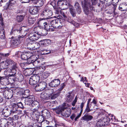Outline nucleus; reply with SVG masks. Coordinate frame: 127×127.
<instances>
[{
    "label": "nucleus",
    "instance_id": "obj_1",
    "mask_svg": "<svg viewBox=\"0 0 127 127\" xmlns=\"http://www.w3.org/2000/svg\"><path fill=\"white\" fill-rule=\"evenodd\" d=\"M99 3L97 2L98 0H84L83 6L85 8H94L98 7H104V3L105 0H99Z\"/></svg>",
    "mask_w": 127,
    "mask_h": 127
},
{
    "label": "nucleus",
    "instance_id": "obj_2",
    "mask_svg": "<svg viewBox=\"0 0 127 127\" xmlns=\"http://www.w3.org/2000/svg\"><path fill=\"white\" fill-rule=\"evenodd\" d=\"M47 21L49 24H51L52 26H53L55 28L60 29L63 26V23L61 22L60 19L57 18L56 19H52V17L49 18Z\"/></svg>",
    "mask_w": 127,
    "mask_h": 127
},
{
    "label": "nucleus",
    "instance_id": "obj_3",
    "mask_svg": "<svg viewBox=\"0 0 127 127\" xmlns=\"http://www.w3.org/2000/svg\"><path fill=\"white\" fill-rule=\"evenodd\" d=\"M8 65H10L11 66L9 67L8 71L10 73L16 74L17 69V64L14 61L10 59L6 60Z\"/></svg>",
    "mask_w": 127,
    "mask_h": 127
},
{
    "label": "nucleus",
    "instance_id": "obj_4",
    "mask_svg": "<svg viewBox=\"0 0 127 127\" xmlns=\"http://www.w3.org/2000/svg\"><path fill=\"white\" fill-rule=\"evenodd\" d=\"M47 87V84L45 82H42L39 83L35 87V90L37 92L43 90Z\"/></svg>",
    "mask_w": 127,
    "mask_h": 127
},
{
    "label": "nucleus",
    "instance_id": "obj_5",
    "mask_svg": "<svg viewBox=\"0 0 127 127\" xmlns=\"http://www.w3.org/2000/svg\"><path fill=\"white\" fill-rule=\"evenodd\" d=\"M28 41L31 40L32 41H34L38 40L40 37V35L38 33H32L30 32L29 34H28Z\"/></svg>",
    "mask_w": 127,
    "mask_h": 127
},
{
    "label": "nucleus",
    "instance_id": "obj_6",
    "mask_svg": "<svg viewBox=\"0 0 127 127\" xmlns=\"http://www.w3.org/2000/svg\"><path fill=\"white\" fill-rule=\"evenodd\" d=\"M39 76L37 75H33L30 77L29 81V84L32 85L36 84L39 80Z\"/></svg>",
    "mask_w": 127,
    "mask_h": 127
},
{
    "label": "nucleus",
    "instance_id": "obj_7",
    "mask_svg": "<svg viewBox=\"0 0 127 127\" xmlns=\"http://www.w3.org/2000/svg\"><path fill=\"white\" fill-rule=\"evenodd\" d=\"M12 38L11 40V45L14 47L17 46L20 43V40L21 39Z\"/></svg>",
    "mask_w": 127,
    "mask_h": 127
},
{
    "label": "nucleus",
    "instance_id": "obj_8",
    "mask_svg": "<svg viewBox=\"0 0 127 127\" xmlns=\"http://www.w3.org/2000/svg\"><path fill=\"white\" fill-rule=\"evenodd\" d=\"M34 100V97L33 96H29L26 97L25 102L26 104L31 106Z\"/></svg>",
    "mask_w": 127,
    "mask_h": 127
},
{
    "label": "nucleus",
    "instance_id": "obj_9",
    "mask_svg": "<svg viewBox=\"0 0 127 127\" xmlns=\"http://www.w3.org/2000/svg\"><path fill=\"white\" fill-rule=\"evenodd\" d=\"M44 60L43 58L37 59L36 60H34L32 62V64L33 65L36 67H38L41 64H45V63H42V62Z\"/></svg>",
    "mask_w": 127,
    "mask_h": 127
},
{
    "label": "nucleus",
    "instance_id": "obj_10",
    "mask_svg": "<svg viewBox=\"0 0 127 127\" xmlns=\"http://www.w3.org/2000/svg\"><path fill=\"white\" fill-rule=\"evenodd\" d=\"M67 3H68V5H69V8H72V6L70 4L67 3V1L66 0H58L57 2L58 8H60L61 6H62L64 5H67Z\"/></svg>",
    "mask_w": 127,
    "mask_h": 127
},
{
    "label": "nucleus",
    "instance_id": "obj_11",
    "mask_svg": "<svg viewBox=\"0 0 127 127\" xmlns=\"http://www.w3.org/2000/svg\"><path fill=\"white\" fill-rule=\"evenodd\" d=\"M105 3V2L103 3L104 7H100L101 8H106V7L109 6H111L113 8H116L117 7V4L115 3L114 2L111 3V2H109L108 1H107Z\"/></svg>",
    "mask_w": 127,
    "mask_h": 127
},
{
    "label": "nucleus",
    "instance_id": "obj_12",
    "mask_svg": "<svg viewBox=\"0 0 127 127\" xmlns=\"http://www.w3.org/2000/svg\"><path fill=\"white\" fill-rule=\"evenodd\" d=\"M60 81L59 79H54L52 80L49 83V86L51 87H56L59 85Z\"/></svg>",
    "mask_w": 127,
    "mask_h": 127
},
{
    "label": "nucleus",
    "instance_id": "obj_13",
    "mask_svg": "<svg viewBox=\"0 0 127 127\" xmlns=\"http://www.w3.org/2000/svg\"><path fill=\"white\" fill-rule=\"evenodd\" d=\"M17 0H9L5 5V8H9L13 7L16 4Z\"/></svg>",
    "mask_w": 127,
    "mask_h": 127
},
{
    "label": "nucleus",
    "instance_id": "obj_14",
    "mask_svg": "<svg viewBox=\"0 0 127 127\" xmlns=\"http://www.w3.org/2000/svg\"><path fill=\"white\" fill-rule=\"evenodd\" d=\"M53 14V13L52 11L50 10L49 9H46L44 10L42 12L41 14V15L42 16H47L48 17H50Z\"/></svg>",
    "mask_w": 127,
    "mask_h": 127
},
{
    "label": "nucleus",
    "instance_id": "obj_15",
    "mask_svg": "<svg viewBox=\"0 0 127 127\" xmlns=\"http://www.w3.org/2000/svg\"><path fill=\"white\" fill-rule=\"evenodd\" d=\"M71 93H68L65 95L66 101L68 102H71L74 98Z\"/></svg>",
    "mask_w": 127,
    "mask_h": 127
},
{
    "label": "nucleus",
    "instance_id": "obj_16",
    "mask_svg": "<svg viewBox=\"0 0 127 127\" xmlns=\"http://www.w3.org/2000/svg\"><path fill=\"white\" fill-rule=\"evenodd\" d=\"M28 46H30L29 47L31 49H37L39 48L40 45L38 43H28Z\"/></svg>",
    "mask_w": 127,
    "mask_h": 127
},
{
    "label": "nucleus",
    "instance_id": "obj_17",
    "mask_svg": "<svg viewBox=\"0 0 127 127\" xmlns=\"http://www.w3.org/2000/svg\"><path fill=\"white\" fill-rule=\"evenodd\" d=\"M28 30H27L24 31H22V35L21 36H19L18 37V38L21 39H22V38L25 37L27 38L28 36V34H29L30 32H28Z\"/></svg>",
    "mask_w": 127,
    "mask_h": 127
},
{
    "label": "nucleus",
    "instance_id": "obj_18",
    "mask_svg": "<svg viewBox=\"0 0 127 127\" xmlns=\"http://www.w3.org/2000/svg\"><path fill=\"white\" fill-rule=\"evenodd\" d=\"M9 74V77L7 78V84H11L14 83V76L15 74Z\"/></svg>",
    "mask_w": 127,
    "mask_h": 127
},
{
    "label": "nucleus",
    "instance_id": "obj_19",
    "mask_svg": "<svg viewBox=\"0 0 127 127\" xmlns=\"http://www.w3.org/2000/svg\"><path fill=\"white\" fill-rule=\"evenodd\" d=\"M32 55V53L29 52H25L22 54L21 55V59L23 60H26L31 55Z\"/></svg>",
    "mask_w": 127,
    "mask_h": 127
},
{
    "label": "nucleus",
    "instance_id": "obj_20",
    "mask_svg": "<svg viewBox=\"0 0 127 127\" xmlns=\"http://www.w3.org/2000/svg\"><path fill=\"white\" fill-rule=\"evenodd\" d=\"M65 110V108L63 106H59L58 108L56 109V112L57 114H59L60 113H63V111Z\"/></svg>",
    "mask_w": 127,
    "mask_h": 127
},
{
    "label": "nucleus",
    "instance_id": "obj_21",
    "mask_svg": "<svg viewBox=\"0 0 127 127\" xmlns=\"http://www.w3.org/2000/svg\"><path fill=\"white\" fill-rule=\"evenodd\" d=\"M41 44L44 46L48 45L51 43V41L50 39H45L40 41Z\"/></svg>",
    "mask_w": 127,
    "mask_h": 127
},
{
    "label": "nucleus",
    "instance_id": "obj_22",
    "mask_svg": "<svg viewBox=\"0 0 127 127\" xmlns=\"http://www.w3.org/2000/svg\"><path fill=\"white\" fill-rule=\"evenodd\" d=\"M60 93L53 92L50 95H49L50 99H54L58 97L60 95Z\"/></svg>",
    "mask_w": 127,
    "mask_h": 127
},
{
    "label": "nucleus",
    "instance_id": "obj_23",
    "mask_svg": "<svg viewBox=\"0 0 127 127\" xmlns=\"http://www.w3.org/2000/svg\"><path fill=\"white\" fill-rule=\"evenodd\" d=\"M37 109H34L33 111L32 112L31 116L33 119H35V117H37V116L39 115V113Z\"/></svg>",
    "mask_w": 127,
    "mask_h": 127
},
{
    "label": "nucleus",
    "instance_id": "obj_24",
    "mask_svg": "<svg viewBox=\"0 0 127 127\" xmlns=\"http://www.w3.org/2000/svg\"><path fill=\"white\" fill-rule=\"evenodd\" d=\"M36 1L35 4H36V5L35 6L37 8L42 7L44 3L43 0H36Z\"/></svg>",
    "mask_w": 127,
    "mask_h": 127
},
{
    "label": "nucleus",
    "instance_id": "obj_25",
    "mask_svg": "<svg viewBox=\"0 0 127 127\" xmlns=\"http://www.w3.org/2000/svg\"><path fill=\"white\" fill-rule=\"evenodd\" d=\"M40 97L41 98L46 100L49 99V95H48L47 93L44 92L41 93L40 95Z\"/></svg>",
    "mask_w": 127,
    "mask_h": 127
},
{
    "label": "nucleus",
    "instance_id": "obj_26",
    "mask_svg": "<svg viewBox=\"0 0 127 127\" xmlns=\"http://www.w3.org/2000/svg\"><path fill=\"white\" fill-rule=\"evenodd\" d=\"M41 120H42L40 121L41 123V125L43 126V127H46L48 126H47L49 123V121L47 120L44 119L43 117H42Z\"/></svg>",
    "mask_w": 127,
    "mask_h": 127
},
{
    "label": "nucleus",
    "instance_id": "obj_27",
    "mask_svg": "<svg viewBox=\"0 0 127 127\" xmlns=\"http://www.w3.org/2000/svg\"><path fill=\"white\" fill-rule=\"evenodd\" d=\"M48 24H47V25L44 28L45 30L47 31H54L55 29L53 26L51 25H49Z\"/></svg>",
    "mask_w": 127,
    "mask_h": 127
},
{
    "label": "nucleus",
    "instance_id": "obj_28",
    "mask_svg": "<svg viewBox=\"0 0 127 127\" xmlns=\"http://www.w3.org/2000/svg\"><path fill=\"white\" fill-rule=\"evenodd\" d=\"M93 118V116L90 115H85L82 118V120H85L87 121L91 120Z\"/></svg>",
    "mask_w": 127,
    "mask_h": 127
},
{
    "label": "nucleus",
    "instance_id": "obj_29",
    "mask_svg": "<svg viewBox=\"0 0 127 127\" xmlns=\"http://www.w3.org/2000/svg\"><path fill=\"white\" fill-rule=\"evenodd\" d=\"M44 19H41L39 21H38V24L40 25L43 24L45 28L47 24H48V22L47 21H44Z\"/></svg>",
    "mask_w": 127,
    "mask_h": 127
},
{
    "label": "nucleus",
    "instance_id": "obj_30",
    "mask_svg": "<svg viewBox=\"0 0 127 127\" xmlns=\"http://www.w3.org/2000/svg\"><path fill=\"white\" fill-rule=\"evenodd\" d=\"M103 123L105 126L106 125H107L109 123L110 121V119L109 117L106 116L105 117L102 118L101 119Z\"/></svg>",
    "mask_w": 127,
    "mask_h": 127
},
{
    "label": "nucleus",
    "instance_id": "obj_31",
    "mask_svg": "<svg viewBox=\"0 0 127 127\" xmlns=\"http://www.w3.org/2000/svg\"><path fill=\"white\" fill-rule=\"evenodd\" d=\"M8 109H4L2 111V114L4 117H7L9 116L10 115V113L7 110Z\"/></svg>",
    "mask_w": 127,
    "mask_h": 127
},
{
    "label": "nucleus",
    "instance_id": "obj_32",
    "mask_svg": "<svg viewBox=\"0 0 127 127\" xmlns=\"http://www.w3.org/2000/svg\"><path fill=\"white\" fill-rule=\"evenodd\" d=\"M39 104L37 101H34L31 105L32 107H34V109H37L39 107Z\"/></svg>",
    "mask_w": 127,
    "mask_h": 127
},
{
    "label": "nucleus",
    "instance_id": "obj_33",
    "mask_svg": "<svg viewBox=\"0 0 127 127\" xmlns=\"http://www.w3.org/2000/svg\"><path fill=\"white\" fill-rule=\"evenodd\" d=\"M29 11L30 14L34 15L38 13V8H30Z\"/></svg>",
    "mask_w": 127,
    "mask_h": 127
},
{
    "label": "nucleus",
    "instance_id": "obj_34",
    "mask_svg": "<svg viewBox=\"0 0 127 127\" xmlns=\"http://www.w3.org/2000/svg\"><path fill=\"white\" fill-rule=\"evenodd\" d=\"M32 69H30L25 70L24 71L25 75L26 76H28L32 74L33 73V71H32Z\"/></svg>",
    "mask_w": 127,
    "mask_h": 127
},
{
    "label": "nucleus",
    "instance_id": "obj_35",
    "mask_svg": "<svg viewBox=\"0 0 127 127\" xmlns=\"http://www.w3.org/2000/svg\"><path fill=\"white\" fill-rule=\"evenodd\" d=\"M35 21V19L32 17L30 16L28 19V23L30 24H33Z\"/></svg>",
    "mask_w": 127,
    "mask_h": 127
},
{
    "label": "nucleus",
    "instance_id": "obj_36",
    "mask_svg": "<svg viewBox=\"0 0 127 127\" xmlns=\"http://www.w3.org/2000/svg\"><path fill=\"white\" fill-rule=\"evenodd\" d=\"M7 78L6 77L0 76V86L3 84V82H6Z\"/></svg>",
    "mask_w": 127,
    "mask_h": 127
},
{
    "label": "nucleus",
    "instance_id": "obj_37",
    "mask_svg": "<svg viewBox=\"0 0 127 127\" xmlns=\"http://www.w3.org/2000/svg\"><path fill=\"white\" fill-rule=\"evenodd\" d=\"M0 64L1 66L4 69L6 68L8 65L6 60L1 62L0 63Z\"/></svg>",
    "mask_w": 127,
    "mask_h": 127
},
{
    "label": "nucleus",
    "instance_id": "obj_38",
    "mask_svg": "<svg viewBox=\"0 0 127 127\" xmlns=\"http://www.w3.org/2000/svg\"><path fill=\"white\" fill-rule=\"evenodd\" d=\"M21 30L22 29L21 28H20L19 30L14 29V28H12L10 34H12L17 33H20L21 31Z\"/></svg>",
    "mask_w": 127,
    "mask_h": 127
},
{
    "label": "nucleus",
    "instance_id": "obj_39",
    "mask_svg": "<svg viewBox=\"0 0 127 127\" xmlns=\"http://www.w3.org/2000/svg\"><path fill=\"white\" fill-rule=\"evenodd\" d=\"M49 74L47 72H45L43 73L42 74L41 78L44 79L47 78L49 76Z\"/></svg>",
    "mask_w": 127,
    "mask_h": 127
},
{
    "label": "nucleus",
    "instance_id": "obj_40",
    "mask_svg": "<svg viewBox=\"0 0 127 127\" xmlns=\"http://www.w3.org/2000/svg\"><path fill=\"white\" fill-rule=\"evenodd\" d=\"M96 125L98 127H101L103 126H105L104 124L103 123L101 120H100L97 122L96 124Z\"/></svg>",
    "mask_w": 127,
    "mask_h": 127
},
{
    "label": "nucleus",
    "instance_id": "obj_41",
    "mask_svg": "<svg viewBox=\"0 0 127 127\" xmlns=\"http://www.w3.org/2000/svg\"><path fill=\"white\" fill-rule=\"evenodd\" d=\"M32 54L30 56L31 58L32 59V60H36L38 59V55H33V54L32 53Z\"/></svg>",
    "mask_w": 127,
    "mask_h": 127
},
{
    "label": "nucleus",
    "instance_id": "obj_42",
    "mask_svg": "<svg viewBox=\"0 0 127 127\" xmlns=\"http://www.w3.org/2000/svg\"><path fill=\"white\" fill-rule=\"evenodd\" d=\"M24 17L22 15H18L17 16V20L19 22L22 21Z\"/></svg>",
    "mask_w": 127,
    "mask_h": 127
},
{
    "label": "nucleus",
    "instance_id": "obj_43",
    "mask_svg": "<svg viewBox=\"0 0 127 127\" xmlns=\"http://www.w3.org/2000/svg\"><path fill=\"white\" fill-rule=\"evenodd\" d=\"M71 114L70 110L68 109L67 110V111L65 112V113H64V115L66 117H68L70 116Z\"/></svg>",
    "mask_w": 127,
    "mask_h": 127
},
{
    "label": "nucleus",
    "instance_id": "obj_44",
    "mask_svg": "<svg viewBox=\"0 0 127 127\" xmlns=\"http://www.w3.org/2000/svg\"><path fill=\"white\" fill-rule=\"evenodd\" d=\"M42 115L46 117H48L49 115V112L47 110H45L42 111Z\"/></svg>",
    "mask_w": 127,
    "mask_h": 127
},
{
    "label": "nucleus",
    "instance_id": "obj_45",
    "mask_svg": "<svg viewBox=\"0 0 127 127\" xmlns=\"http://www.w3.org/2000/svg\"><path fill=\"white\" fill-rule=\"evenodd\" d=\"M17 107H15L13 106V108L10 111L11 112L13 113H17L18 111V110L17 109Z\"/></svg>",
    "mask_w": 127,
    "mask_h": 127
},
{
    "label": "nucleus",
    "instance_id": "obj_46",
    "mask_svg": "<svg viewBox=\"0 0 127 127\" xmlns=\"http://www.w3.org/2000/svg\"><path fill=\"white\" fill-rule=\"evenodd\" d=\"M56 10L55 13L57 14H62L63 12H62L61 8H54Z\"/></svg>",
    "mask_w": 127,
    "mask_h": 127
},
{
    "label": "nucleus",
    "instance_id": "obj_47",
    "mask_svg": "<svg viewBox=\"0 0 127 127\" xmlns=\"http://www.w3.org/2000/svg\"><path fill=\"white\" fill-rule=\"evenodd\" d=\"M123 7L127 8V3L124 2L121 3L119 6V8H123Z\"/></svg>",
    "mask_w": 127,
    "mask_h": 127
},
{
    "label": "nucleus",
    "instance_id": "obj_48",
    "mask_svg": "<svg viewBox=\"0 0 127 127\" xmlns=\"http://www.w3.org/2000/svg\"><path fill=\"white\" fill-rule=\"evenodd\" d=\"M17 78L19 80V82H21L24 79V77L22 75L19 74L17 76Z\"/></svg>",
    "mask_w": 127,
    "mask_h": 127
},
{
    "label": "nucleus",
    "instance_id": "obj_49",
    "mask_svg": "<svg viewBox=\"0 0 127 127\" xmlns=\"http://www.w3.org/2000/svg\"><path fill=\"white\" fill-rule=\"evenodd\" d=\"M70 12L73 17L75 16L76 12L74 8H70Z\"/></svg>",
    "mask_w": 127,
    "mask_h": 127
},
{
    "label": "nucleus",
    "instance_id": "obj_50",
    "mask_svg": "<svg viewBox=\"0 0 127 127\" xmlns=\"http://www.w3.org/2000/svg\"><path fill=\"white\" fill-rule=\"evenodd\" d=\"M50 5H52L54 8H56V7H55L56 6V4L54 2H52L50 4H48L47 5L45 6V8H47V6L48 8H49V6Z\"/></svg>",
    "mask_w": 127,
    "mask_h": 127
},
{
    "label": "nucleus",
    "instance_id": "obj_51",
    "mask_svg": "<svg viewBox=\"0 0 127 127\" xmlns=\"http://www.w3.org/2000/svg\"><path fill=\"white\" fill-rule=\"evenodd\" d=\"M30 91L28 90H25L23 93V94L24 95H26L27 96H28L30 95Z\"/></svg>",
    "mask_w": 127,
    "mask_h": 127
},
{
    "label": "nucleus",
    "instance_id": "obj_52",
    "mask_svg": "<svg viewBox=\"0 0 127 127\" xmlns=\"http://www.w3.org/2000/svg\"><path fill=\"white\" fill-rule=\"evenodd\" d=\"M46 93L48 95H50L54 92V90L52 89H48L46 90Z\"/></svg>",
    "mask_w": 127,
    "mask_h": 127
},
{
    "label": "nucleus",
    "instance_id": "obj_53",
    "mask_svg": "<svg viewBox=\"0 0 127 127\" xmlns=\"http://www.w3.org/2000/svg\"><path fill=\"white\" fill-rule=\"evenodd\" d=\"M0 38L1 39H4L5 38V34L4 31L3 32L0 33Z\"/></svg>",
    "mask_w": 127,
    "mask_h": 127
},
{
    "label": "nucleus",
    "instance_id": "obj_54",
    "mask_svg": "<svg viewBox=\"0 0 127 127\" xmlns=\"http://www.w3.org/2000/svg\"><path fill=\"white\" fill-rule=\"evenodd\" d=\"M27 60V63L28 64H30L32 63L33 60H32V59L30 57H29Z\"/></svg>",
    "mask_w": 127,
    "mask_h": 127
},
{
    "label": "nucleus",
    "instance_id": "obj_55",
    "mask_svg": "<svg viewBox=\"0 0 127 127\" xmlns=\"http://www.w3.org/2000/svg\"><path fill=\"white\" fill-rule=\"evenodd\" d=\"M51 52L49 51L48 50L46 49H45L44 52H41V54L42 55H45L48 54Z\"/></svg>",
    "mask_w": 127,
    "mask_h": 127
},
{
    "label": "nucleus",
    "instance_id": "obj_56",
    "mask_svg": "<svg viewBox=\"0 0 127 127\" xmlns=\"http://www.w3.org/2000/svg\"><path fill=\"white\" fill-rule=\"evenodd\" d=\"M93 110H94V109H90V106L89 105H87V107L86 109V112H89L91 111H92Z\"/></svg>",
    "mask_w": 127,
    "mask_h": 127
},
{
    "label": "nucleus",
    "instance_id": "obj_57",
    "mask_svg": "<svg viewBox=\"0 0 127 127\" xmlns=\"http://www.w3.org/2000/svg\"><path fill=\"white\" fill-rule=\"evenodd\" d=\"M3 19L2 17L1 14L0 15V25L1 26H3Z\"/></svg>",
    "mask_w": 127,
    "mask_h": 127
},
{
    "label": "nucleus",
    "instance_id": "obj_58",
    "mask_svg": "<svg viewBox=\"0 0 127 127\" xmlns=\"http://www.w3.org/2000/svg\"><path fill=\"white\" fill-rule=\"evenodd\" d=\"M16 107H18L21 108H23V106L22 103L21 102H20L18 103L17 105H16Z\"/></svg>",
    "mask_w": 127,
    "mask_h": 127
},
{
    "label": "nucleus",
    "instance_id": "obj_59",
    "mask_svg": "<svg viewBox=\"0 0 127 127\" xmlns=\"http://www.w3.org/2000/svg\"><path fill=\"white\" fill-rule=\"evenodd\" d=\"M65 86V85L64 83H63L60 86V87L58 89L59 91H61L64 87Z\"/></svg>",
    "mask_w": 127,
    "mask_h": 127
},
{
    "label": "nucleus",
    "instance_id": "obj_60",
    "mask_svg": "<svg viewBox=\"0 0 127 127\" xmlns=\"http://www.w3.org/2000/svg\"><path fill=\"white\" fill-rule=\"evenodd\" d=\"M84 11L85 14L86 15H88L89 12V8H84Z\"/></svg>",
    "mask_w": 127,
    "mask_h": 127
},
{
    "label": "nucleus",
    "instance_id": "obj_61",
    "mask_svg": "<svg viewBox=\"0 0 127 127\" xmlns=\"http://www.w3.org/2000/svg\"><path fill=\"white\" fill-rule=\"evenodd\" d=\"M30 1L31 0H21L22 3H29Z\"/></svg>",
    "mask_w": 127,
    "mask_h": 127
},
{
    "label": "nucleus",
    "instance_id": "obj_62",
    "mask_svg": "<svg viewBox=\"0 0 127 127\" xmlns=\"http://www.w3.org/2000/svg\"><path fill=\"white\" fill-rule=\"evenodd\" d=\"M74 6L75 8H79V3L77 2L75 3Z\"/></svg>",
    "mask_w": 127,
    "mask_h": 127
},
{
    "label": "nucleus",
    "instance_id": "obj_63",
    "mask_svg": "<svg viewBox=\"0 0 127 127\" xmlns=\"http://www.w3.org/2000/svg\"><path fill=\"white\" fill-rule=\"evenodd\" d=\"M12 119L14 120H17L18 119V117L17 115H15L13 117Z\"/></svg>",
    "mask_w": 127,
    "mask_h": 127
},
{
    "label": "nucleus",
    "instance_id": "obj_64",
    "mask_svg": "<svg viewBox=\"0 0 127 127\" xmlns=\"http://www.w3.org/2000/svg\"><path fill=\"white\" fill-rule=\"evenodd\" d=\"M81 115V114L80 113L75 118V121H76L77 120L80 116Z\"/></svg>",
    "mask_w": 127,
    "mask_h": 127
}]
</instances>
